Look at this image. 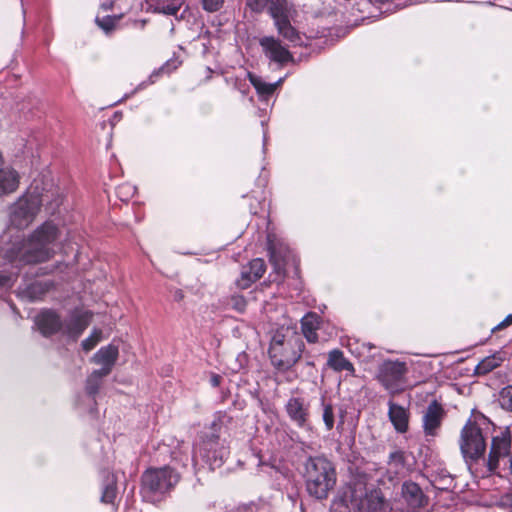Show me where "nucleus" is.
I'll list each match as a JSON object with an SVG mask.
<instances>
[{
  "label": "nucleus",
  "mask_w": 512,
  "mask_h": 512,
  "mask_svg": "<svg viewBox=\"0 0 512 512\" xmlns=\"http://www.w3.org/2000/svg\"><path fill=\"white\" fill-rule=\"evenodd\" d=\"M49 186V189H40L38 182L34 181L28 192L12 205L10 221L14 227L17 229L26 228L43 205L49 206L50 210L59 205L58 192L52 189V184Z\"/></svg>",
  "instance_id": "obj_1"
},
{
  "label": "nucleus",
  "mask_w": 512,
  "mask_h": 512,
  "mask_svg": "<svg viewBox=\"0 0 512 512\" xmlns=\"http://www.w3.org/2000/svg\"><path fill=\"white\" fill-rule=\"evenodd\" d=\"M59 234V229L53 222L43 223L16 248L15 259L23 264H36L49 260L55 253L54 244Z\"/></svg>",
  "instance_id": "obj_2"
},
{
  "label": "nucleus",
  "mask_w": 512,
  "mask_h": 512,
  "mask_svg": "<svg viewBox=\"0 0 512 512\" xmlns=\"http://www.w3.org/2000/svg\"><path fill=\"white\" fill-rule=\"evenodd\" d=\"M303 477L309 496L325 500L337 483L335 464L325 456H310L304 463Z\"/></svg>",
  "instance_id": "obj_3"
},
{
  "label": "nucleus",
  "mask_w": 512,
  "mask_h": 512,
  "mask_svg": "<svg viewBox=\"0 0 512 512\" xmlns=\"http://www.w3.org/2000/svg\"><path fill=\"white\" fill-rule=\"evenodd\" d=\"M180 474L170 466L150 468L142 475V492L151 501L161 500L179 483Z\"/></svg>",
  "instance_id": "obj_4"
},
{
  "label": "nucleus",
  "mask_w": 512,
  "mask_h": 512,
  "mask_svg": "<svg viewBox=\"0 0 512 512\" xmlns=\"http://www.w3.org/2000/svg\"><path fill=\"white\" fill-rule=\"evenodd\" d=\"M221 424L214 421L208 431L202 433L194 447V459L200 457L211 469L219 468L228 456V448L220 440Z\"/></svg>",
  "instance_id": "obj_5"
},
{
  "label": "nucleus",
  "mask_w": 512,
  "mask_h": 512,
  "mask_svg": "<svg viewBox=\"0 0 512 512\" xmlns=\"http://www.w3.org/2000/svg\"><path fill=\"white\" fill-rule=\"evenodd\" d=\"M340 500L350 512H388L389 510V505L381 491L368 492L361 483L349 486Z\"/></svg>",
  "instance_id": "obj_6"
},
{
  "label": "nucleus",
  "mask_w": 512,
  "mask_h": 512,
  "mask_svg": "<svg viewBox=\"0 0 512 512\" xmlns=\"http://www.w3.org/2000/svg\"><path fill=\"white\" fill-rule=\"evenodd\" d=\"M269 13L274 21L278 35L294 46H302L303 39L300 32L291 24L289 11L285 0L272 1Z\"/></svg>",
  "instance_id": "obj_7"
},
{
  "label": "nucleus",
  "mask_w": 512,
  "mask_h": 512,
  "mask_svg": "<svg viewBox=\"0 0 512 512\" xmlns=\"http://www.w3.org/2000/svg\"><path fill=\"white\" fill-rule=\"evenodd\" d=\"M460 450L465 459L478 460L484 455L486 442L481 428L468 420L461 430L459 440Z\"/></svg>",
  "instance_id": "obj_8"
},
{
  "label": "nucleus",
  "mask_w": 512,
  "mask_h": 512,
  "mask_svg": "<svg viewBox=\"0 0 512 512\" xmlns=\"http://www.w3.org/2000/svg\"><path fill=\"white\" fill-rule=\"evenodd\" d=\"M407 370L405 362L386 360L379 367L378 380L387 390L396 392L400 389Z\"/></svg>",
  "instance_id": "obj_9"
},
{
  "label": "nucleus",
  "mask_w": 512,
  "mask_h": 512,
  "mask_svg": "<svg viewBox=\"0 0 512 512\" xmlns=\"http://www.w3.org/2000/svg\"><path fill=\"white\" fill-rule=\"evenodd\" d=\"M303 350L304 343L300 339L297 340V344H288L279 347L277 352L269 350V356L274 367L286 371L298 362Z\"/></svg>",
  "instance_id": "obj_10"
},
{
  "label": "nucleus",
  "mask_w": 512,
  "mask_h": 512,
  "mask_svg": "<svg viewBox=\"0 0 512 512\" xmlns=\"http://www.w3.org/2000/svg\"><path fill=\"white\" fill-rule=\"evenodd\" d=\"M264 55L272 62L279 66L294 62V57L288 48L281 42L279 38L274 36H265L259 41Z\"/></svg>",
  "instance_id": "obj_11"
},
{
  "label": "nucleus",
  "mask_w": 512,
  "mask_h": 512,
  "mask_svg": "<svg viewBox=\"0 0 512 512\" xmlns=\"http://www.w3.org/2000/svg\"><path fill=\"white\" fill-rule=\"evenodd\" d=\"M444 416L445 411L440 403L434 400L428 405L422 417V426L426 437L438 436Z\"/></svg>",
  "instance_id": "obj_12"
},
{
  "label": "nucleus",
  "mask_w": 512,
  "mask_h": 512,
  "mask_svg": "<svg viewBox=\"0 0 512 512\" xmlns=\"http://www.w3.org/2000/svg\"><path fill=\"white\" fill-rule=\"evenodd\" d=\"M289 419L299 428L309 426V404L301 397H291L285 405Z\"/></svg>",
  "instance_id": "obj_13"
},
{
  "label": "nucleus",
  "mask_w": 512,
  "mask_h": 512,
  "mask_svg": "<svg viewBox=\"0 0 512 512\" xmlns=\"http://www.w3.org/2000/svg\"><path fill=\"white\" fill-rule=\"evenodd\" d=\"M266 271V265L263 259L256 258L248 264L242 266L240 277L236 284L240 289L249 288L254 282L259 280Z\"/></svg>",
  "instance_id": "obj_14"
},
{
  "label": "nucleus",
  "mask_w": 512,
  "mask_h": 512,
  "mask_svg": "<svg viewBox=\"0 0 512 512\" xmlns=\"http://www.w3.org/2000/svg\"><path fill=\"white\" fill-rule=\"evenodd\" d=\"M35 323L43 336H50L62 332L63 321L52 310H43L36 318Z\"/></svg>",
  "instance_id": "obj_15"
},
{
  "label": "nucleus",
  "mask_w": 512,
  "mask_h": 512,
  "mask_svg": "<svg viewBox=\"0 0 512 512\" xmlns=\"http://www.w3.org/2000/svg\"><path fill=\"white\" fill-rule=\"evenodd\" d=\"M91 320V313L83 312L73 314L68 320L63 322L62 334L76 340L88 327Z\"/></svg>",
  "instance_id": "obj_16"
},
{
  "label": "nucleus",
  "mask_w": 512,
  "mask_h": 512,
  "mask_svg": "<svg viewBox=\"0 0 512 512\" xmlns=\"http://www.w3.org/2000/svg\"><path fill=\"white\" fill-rule=\"evenodd\" d=\"M402 498L409 510H416L426 503V497L420 486L414 482H405L402 485Z\"/></svg>",
  "instance_id": "obj_17"
},
{
  "label": "nucleus",
  "mask_w": 512,
  "mask_h": 512,
  "mask_svg": "<svg viewBox=\"0 0 512 512\" xmlns=\"http://www.w3.org/2000/svg\"><path fill=\"white\" fill-rule=\"evenodd\" d=\"M388 417L398 433H405L409 428V411L392 401L388 403Z\"/></svg>",
  "instance_id": "obj_18"
},
{
  "label": "nucleus",
  "mask_w": 512,
  "mask_h": 512,
  "mask_svg": "<svg viewBox=\"0 0 512 512\" xmlns=\"http://www.w3.org/2000/svg\"><path fill=\"white\" fill-rule=\"evenodd\" d=\"M119 355L118 348L114 345H108L100 348L93 356L92 360L99 365L103 374H110L113 365L115 364Z\"/></svg>",
  "instance_id": "obj_19"
},
{
  "label": "nucleus",
  "mask_w": 512,
  "mask_h": 512,
  "mask_svg": "<svg viewBox=\"0 0 512 512\" xmlns=\"http://www.w3.org/2000/svg\"><path fill=\"white\" fill-rule=\"evenodd\" d=\"M300 336L296 333L294 327H280L275 331L272 336L269 350L277 352L279 347L288 344H297V340H300Z\"/></svg>",
  "instance_id": "obj_20"
},
{
  "label": "nucleus",
  "mask_w": 512,
  "mask_h": 512,
  "mask_svg": "<svg viewBox=\"0 0 512 512\" xmlns=\"http://www.w3.org/2000/svg\"><path fill=\"white\" fill-rule=\"evenodd\" d=\"M20 183L19 173L11 168H0V196L14 193Z\"/></svg>",
  "instance_id": "obj_21"
},
{
  "label": "nucleus",
  "mask_w": 512,
  "mask_h": 512,
  "mask_svg": "<svg viewBox=\"0 0 512 512\" xmlns=\"http://www.w3.org/2000/svg\"><path fill=\"white\" fill-rule=\"evenodd\" d=\"M319 326L320 318L316 313H308L301 319V330L308 342L316 343L318 341Z\"/></svg>",
  "instance_id": "obj_22"
},
{
  "label": "nucleus",
  "mask_w": 512,
  "mask_h": 512,
  "mask_svg": "<svg viewBox=\"0 0 512 512\" xmlns=\"http://www.w3.org/2000/svg\"><path fill=\"white\" fill-rule=\"evenodd\" d=\"M505 356L503 352H496L490 356L483 358L475 367V374L478 376L486 375L494 369L501 366L504 362Z\"/></svg>",
  "instance_id": "obj_23"
},
{
  "label": "nucleus",
  "mask_w": 512,
  "mask_h": 512,
  "mask_svg": "<svg viewBox=\"0 0 512 512\" xmlns=\"http://www.w3.org/2000/svg\"><path fill=\"white\" fill-rule=\"evenodd\" d=\"M511 443L512 436L509 429L506 428L492 438L490 449L493 450V454L496 452L509 455L511 450Z\"/></svg>",
  "instance_id": "obj_24"
},
{
  "label": "nucleus",
  "mask_w": 512,
  "mask_h": 512,
  "mask_svg": "<svg viewBox=\"0 0 512 512\" xmlns=\"http://www.w3.org/2000/svg\"><path fill=\"white\" fill-rule=\"evenodd\" d=\"M327 365L331 369L338 371V372L354 370L352 363L349 360H347L344 357L343 352L338 349H334V350L330 351V353L328 355Z\"/></svg>",
  "instance_id": "obj_25"
},
{
  "label": "nucleus",
  "mask_w": 512,
  "mask_h": 512,
  "mask_svg": "<svg viewBox=\"0 0 512 512\" xmlns=\"http://www.w3.org/2000/svg\"><path fill=\"white\" fill-rule=\"evenodd\" d=\"M117 494L116 478L114 475L108 476L103 487L101 502L105 504L113 503Z\"/></svg>",
  "instance_id": "obj_26"
},
{
  "label": "nucleus",
  "mask_w": 512,
  "mask_h": 512,
  "mask_svg": "<svg viewBox=\"0 0 512 512\" xmlns=\"http://www.w3.org/2000/svg\"><path fill=\"white\" fill-rule=\"evenodd\" d=\"M248 78L251 82V84L255 87V89L257 90V92L259 94H262V95H271L275 89H276V86H277V83L275 84H270V83H265L261 80V78H259L258 76L248 72Z\"/></svg>",
  "instance_id": "obj_27"
},
{
  "label": "nucleus",
  "mask_w": 512,
  "mask_h": 512,
  "mask_svg": "<svg viewBox=\"0 0 512 512\" xmlns=\"http://www.w3.org/2000/svg\"><path fill=\"white\" fill-rule=\"evenodd\" d=\"M108 374H103L101 370L93 371L87 378L86 381V392L89 395H95L101 385L102 378L107 376Z\"/></svg>",
  "instance_id": "obj_28"
},
{
  "label": "nucleus",
  "mask_w": 512,
  "mask_h": 512,
  "mask_svg": "<svg viewBox=\"0 0 512 512\" xmlns=\"http://www.w3.org/2000/svg\"><path fill=\"white\" fill-rule=\"evenodd\" d=\"M48 290V285L42 282H34L26 287L24 294L31 300L35 301L41 298Z\"/></svg>",
  "instance_id": "obj_29"
},
{
  "label": "nucleus",
  "mask_w": 512,
  "mask_h": 512,
  "mask_svg": "<svg viewBox=\"0 0 512 512\" xmlns=\"http://www.w3.org/2000/svg\"><path fill=\"white\" fill-rule=\"evenodd\" d=\"M388 465L394 473L398 474L401 472L405 466L404 452L400 450L391 452L389 455Z\"/></svg>",
  "instance_id": "obj_30"
},
{
  "label": "nucleus",
  "mask_w": 512,
  "mask_h": 512,
  "mask_svg": "<svg viewBox=\"0 0 512 512\" xmlns=\"http://www.w3.org/2000/svg\"><path fill=\"white\" fill-rule=\"evenodd\" d=\"M322 405V420L325 424L326 430L331 431L334 427L335 423V416H334V409L331 403H326L324 399H322L321 402Z\"/></svg>",
  "instance_id": "obj_31"
},
{
  "label": "nucleus",
  "mask_w": 512,
  "mask_h": 512,
  "mask_svg": "<svg viewBox=\"0 0 512 512\" xmlns=\"http://www.w3.org/2000/svg\"><path fill=\"white\" fill-rule=\"evenodd\" d=\"M120 18L121 16H97L95 22L105 33H109L112 30H114L116 23L119 21Z\"/></svg>",
  "instance_id": "obj_32"
},
{
  "label": "nucleus",
  "mask_w": 512,
  "mask_h": 512,
  "mask_svg": "<svg viewBox=\"0 0 512 512\" xmlns=\"http://www.w3.org/2000/svg\"><path fill=\"white\" fill-rule=\"evenodd\" d=\"M498 401L502 409L512 412V385H507L500 390Z\"/></svg>",
  "instance_id": "obj_33"
},
{
  "label": "nucleus",
  "mask_w": 512,
  "mask_h": 512,
  "mask_svg": "<svg viewBox=\"0 0 512 512\" xmlns=\"http://www.w3.org/2000/svg\"><path fill=\"white\" fill-rule=\"evenodd\" d=\"M184 0L163 1L157 7L158 11L165 15H176L180 10Z\"/></svg>",
  "instance_id": "obj_34"
},
{
  "label": "nucleus",
  "mask_w": 512,
  "mask_h": 512,
  "mask_svg": "<svg viewBox=\"0 0 512 512\" xmlns=\"http://www.w3.org/2000/svg\"><path fill=\"white\" fill-rule=\"evenodd\" d=\"M268 250L270 254V261L274 265L275 271L281 273L284 271V258L277 252L274 245L269 240Z\"/></svg>",
  "instance_id": "obj_35"
},
{
  "label": "nucleus",
  "mask_w": 512,
  "mask_h": 512,
  "mask_svg": "<svg viewBox=\"0 0 512 512\" xmlns=\"http://www.w3.org/2000/svg\"><path fill=\"white\" fill-rule=\"evenodd\" d=\"M101 336H102V331L100 329H94L93 332L91 333V335L82 341V343H81L82 348L85 351L92 350L97 345V343L100 341Z\"/></svg>",
  "instance_id": "obj_36"
},
{
  "label": "nucleus",
  "mask_w": 512,
  "mask_h": 512,
  "mask_svg": "<svg viewBox=\"0 0 512 512\" xmlns=\"http://www.w3.org/2000/svg\"><path fill=\"white\" fill-rule=\"evenodd\" d=\"M506 456H507L506 454H500V453H496V452H495V454H493V450L490 449L489 454H488L487 463H486L488 472L495 473L499 467L500 459H502Z\"/></svg>",
  "instance_id": "obj_37"
},
{
  "label": "nucleus",
  "mask_w": 512,
  "mask_h": 512,
  "mask_svg": "<svg viewBox=\"0 0 512 512\" xmlns=\"http://www.w3.org/2000/svg\"><path fill=\"white\" fill-rule=\"evenodd\" d=\"M202 7L207 12H216L221 9L224 0H200Z\"/></svg>",
  "instance_id": "obj_38"
},
{
  "label": "nucleus",
  "mask_w": 512,
  "mask_h": 512,
  "mask_svg": "<svg viewBox=\"0 0 512 512\" xmlns=\"http://www.w3.org/2000/svg\"><path fill=\"white\" fill-rule=\"evenodd\" d=\"M246 304L245 298L241 295H234L231 298V306L238 312H244Z\"/></svg>",
  "instance_id": "obj_39"
},
{
  "label": "nucleus",
  "mask_w": 512,
  "mask_h": 512,
  "mask_svg": "<svg viewBox=\"0 0 512 512\" xmlns=\"http://www.w3.org/2000/svg\"><path fill=\"white\" fill-rule=\"evenodd\" d=\"M512 325V314H509L505 317V319L503 321H501L497 326H495L492 331L495 332V331H498V330H502V329H505L509 326Z\"/></svg>",
  "instance_id": "obj_40"
},
{
  "label": "nucleus",
  "mask_w": 512,
  "mask_h": 512,
  "mask_svg": "<svg viewBox=\"0 0 512 512\" xmlns=\"http://www.w3.org/2000/svg\"><path fill=\"white\" fill-rule=\"evenodd\" d=\"M12 285V276L0 274V287H7Z\"/></svg>",
  "instance_id": "obj_41"
},
{
  "label": "nucleus",
  "mask_w": 512,
  "mask_h": 512,
  "mask_svg": "<svg viewBox=\"0 0 512 512\" xmlns=\"http://www.w3.org/2000/svg\"><path fill=\"white\" fill-rule=\"evenodd\" d=\"M220 381H221V377L219 375H213L211 377V384L214 386V387H217L220 385Z\"/></svg>",
  "instance_id": "obj_42"
},
{
  "label": "nucleus",
  "mask_w": 512,
  "mask_h": 512,
  "mask_svg": "<svg viewBox=\"0 0 512 512\" xmlns=\"http://www.w3.org/2000/svg\"><path fill=\"white\" fill-rule=\"evenodd\" d=\"M174 298L176 301H181L183 298H184V294L182 292V290H176L175 293H174Z\"/></svg>",
  "instance_id": "obj_43"
},
{
  "label": "nucleus",
  "mask_w": 512,
  "mask_h": 512,
  "mask_svg": "<svg viewBox=\"0 0 512 512\" xmlns=\"http://www.w3.org/2000/svg\"><path fill=\"white\" fill-rule=\"evenodd\" d=\"M112 6V3H103L101 4V9H103L104 11H108Z\"/></svg>",
  "instance_id": "obj_44"
}]
</instances>
